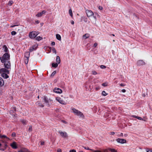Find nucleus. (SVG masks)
Returning a JSON list of instances; mask_svg holds the SVG:
<instances>
[{
  "label": "nucleus",
  "instance_id": "nucleus-18",
  "mask_svg": "<svg viewBox=\"0 0 152 152\" xmlns=\"http://www.w3.org/2000/svg\"><path fill=\"white\" fill-rule=\"evenodd\" d=\"M89 36H90V35L89 34H85L84 35H83V38H84V37H85V39H86L89 38Z\"/></svg>",
  "mask_w": 152,
  "mask_h": 152
},
{
  "label": "nucleus",
  "instance_id": "nucleus-43",
  "mask_svg": "<svg viewBox=\"0 0 152 152\" xmlns=\"http://www.w3.org/2000/svg\"><path fill=\"white\" fill-rule=\"evenodd\" d=\"M69 152H76V151L75 150H71L69 151Z\"/></svg>",
  "mask_w": 152,
  "mask_h": 152
},
{
  "label": "nucleus",
  "instance_id": "nucleus-41",
  "mask_svg": "<svg viewBox=\"0 0 152 152\" xmlns=\"http://www.w3.org/2000/svg\"><path fill=\"white\" fill-rule=\"evenodd\" d=\"M32 130V128L31 126H30L28 129V131L30 132Z\"/></svg>",
  "mask_w": 152,
  "mask_h": 152
},
{
  "label": "nucleus",
  "instance_id": "nucleus-56",
  "mask_svg": "<svg viewBox=\"0 0 152 152\" xmlns=\"http://www.w3.org/2000/svg\"><path fill=\"white\" fill-rule=\"evenodd\" d=\"M133 117L137 118V117L138 116L135 115H134Z\"/></svg>",
  "mask_w": 152,
  "mask_h": 152
},
{
  "label": "nucleus",
  "instance_id": "nucleus-39",
  "mask_svg": "<svg viewBox=\"0 0 152 152\" xmlns=\"http://www.w3.org/2000/svg\"><path fill=\"white\" fill-rule=\"evenodd\" d=\"M15 136H16V134H15V132H13L12 134V136L13 137H15Z\"/></svg>",
  "mask_w": 152,
  "mask_h": 152
},
{
  "label": "nucleus",
  "instance_id": "nucleus-2",
  "mask_svg": "<svg viewBox=\"0 0 152 152\" xmlns=\"http://www.w3.org/2000/svg\"><path fill=\"white\" fill-rule=\"evenodd\" d=\"M0 60L1 63H4L5 61H10V54L7 53H6L2 57H0Z\"/></svg>",
  "mask_w": 152,
  "mask_h": 152
},
{
  "label": "nucleus",
  "instance_id": "nucleus-60",
  "mask_svg": "<svg viewBox=\"0 0 152 152\" xmlns=\"http://www.w3.org/2000/svg\"><path fill=\"white\" fill-rule=\"evenodd\" d=\"M79 152H83V151H79Z\"/></svg>",
  "mask_w": 152,
  "mask_h": 152
},
{
  "label": "nucleus",
  "instance_id": "nucleus-62",
  "mask_svg": "<svg viewBox=\"0 0 152 152\" xmlns=\"http://www.w3.org/2000/svg\"><path fill=\"white\" fill-rule=\"evenodd\" d=\"M94 18H96V17L94 16Z\"/></svg>",
  "mask_w": 152,
  "mask_h": 152
},
{
  "label": "nucleus",
  "instance_id": "nucleus-37",
  "mask_svg": "<svg viewBox=\"0 0 152 152\" xmlns=\"http://www.w3.org/2000/svg\"><path fill=\"white\" fill-rule=\"evenodd\" d=\"M21 122L23 124H26V121L24 120H22Z\"/></svg>",
  "mask_w": 152,
  "mask_h": 152
},
{
  "label": "nucleus",
  "instance_id": "nucleus-58",
  "mask_svg": "<svg viewBox=\"0 0 152 152\" xmlns=\"http://www.w3.org/2000/svg\"><path fill=\"white\" fill-rule=\"evenodd\" d=\"M52 48H51V47H50L49 48V49H50V50H52Z\"/></svg>",
  "mask_w": 152,
  "mask_h": 152
},
{
  "label": "nucleus",
  "instance_id": "nucleus-14",
  "mask_svg": "<svg viewBox=\"0 0 152 152\" xmlns=\"http://www.w3.org/2000/svg\"><path fill=\"white\" fill-rule=\"evenodd\" d=\"M4 84V81L2 78L0 77V86H2Z\"/></svg>",
  "mask_w": 152,
  "mask_h": 152
},
{
  "label": "nucleus",
  "instance_id": "nucleus-36",
  "mask_svg": "<svg viewBox=\"0 0 152 152\" xmlns=\"http://www.w3.org/2000/svg\"><path fill=\"white\" fill-rule=\"evenodd\" d=\"M110 150L111 151V152H117L114 149L110 148Z\"/></svg>",
  "mask_w": 152,
  "mask_h": 152
},
{
  "label": "nucleus",
  "instance_id": "nucleus-21",
  "mask_svg": "<svg viewBox=\"0 0 152 152\" xmlns=\"http://www.w3.org/2000/svg\"><path fill=\"white\" fill-rule=\"evenodd\" d=\"M58 64L57 63H53L52 64V66L53 67L56 68L58 66Z\"/></svg>",
  "mask_w": 152,
  "mask_h": 152
},
{
  "label": "nucleus",
  "instance_id": "nucleus-52",
  "mask_svg": "<svg viewBox=\"0 0 152 152\" xmlns=\"http://www.w3.org/2000/svg\"><path fill=\"white\" fill-rule=\"evenodd\" d=\"M39 20H36L35 21V23H37V24H38L39 23Z\"/></svg>",
  "mask_w": 152,
  "mask_h": 152
},
{
  "label": "nucleus",
  "instance_id": "nucleus-16",
  "mask_svg": "<svg viewBox=\"0 0 152 152\" xmlns=\"http://www.w3.org/2000/svg\"><path fill=\"white\" fill-rule=\"evenodd\" d=\"M56 61L57 63L58 64H59L60 63V57L59 56H56Z\"/></svg>",
  "mask_w": 152,
  "mask_h": 152
},
{
  "label": "nucleus",
  "instance_id": "nucleus-13",
  "mask_svg": "<svg viewBox=\"0 0 152 152\" xmlns=\"http://www.w3.org/2000/svg\"><path fill=\"white\" fill-rule=\"evenodd\" d=\"M11 146L14 149H16L17 148L16 143L14 142H13L11 144Z\"/></svg>",
  "mask_w": 152,
  "mask_h": 152
},
{
  "label": "nucleus",
  "instance_id": "nucleus-42",
  "mask_svg": "<svg viewBox=\"0 0 152 152\" xmlns=\"http://www.w3.org/2000/svg\"><path fill=\"white\" fill-rule=\"evenodd\" d=\"M84 148L86 149L89 150H92L91 149H90L88 147H84Z\"/></svg>",
  "mask_w": 152,
  "mask_h": 152
},
{
  "label": "nucleus",
  "instance_id": "nucleus-11",
  "mask_svg": "<svg viewBox=\"0 0 152 152\" xmlns=\"http://www.w3.org/2000/svg\"><path fill=\"white\" fill-rule=\"evenodd\" d=\"M37 46L36 45H34L32 47H31L29 48V51L31 52L34 50H35L37 49Z\"/></svg>",
  "mask_w": 152,
  "mask_h": 152
},
{
  "label": "nucleus",
  "instance_id": "nucleus-46",
  "mask_svg": "<svg viewBox=\"0 0 152 152\" xmlns=\"http://www.w3.org/2000/svg\"><path fill=\"white\" fill-rule=\"evenodd\" d=\"M55 44V43L54 42H53L51 43V45H54Z\"/></svg>",
  "mask_w": 152,
  "mask_h": 152
},
{
  "label": "nucleus",
  "instance_id": "nucleus-49",
  "mask_svg": "<svg viewBox=\"0 0 152 152\" xmlns=\"http://www.w3.org/2000/svg\"><path fill=\"white\" fill-rule=\"evenodd\" d=\"M121 91L123 93L125 92L126 91V90L124 89H122Z\"/></svg>",
  "mask_w": 152,
  "mask_h": 152
},
{
  "label": "nucleus",
  "instance_id": "nucleus-30",
  "mask_svg": "<svg viewBox=\"0 0 152 152\" xmlns=\"http://www.w3.org/2000/svg\"><path fill=\"white\" fill-rule=\"evenodd\" d=\"M7 138V137L6 135H0V138Z\"/></svg>",
  "mask_w": 152,
  "mask_h": 152
},
{
  "label": "nucleus",
  "instance_id": "nucleus-64",
  "mask_svg": "<svg viewBox=\"0 0 152 152\" xmlns=\"http://www.w3.org/2000/svg\"><path fill=\"white\" fill-rule=\"evenodd\" d=\"M85 22H87L86 20H85Z\"/></svg>",
  "mask_w": 152,
  "mask_h": 152
},
{
  "label": "nucleus",
  "instance_id": "nucleus-45",
  "mask_svg": "<svg viewBox=\"0 0 152 152\" xmlns=\"http://www.w3.org/2000/svg\"><path fill=\"white\" fill-rule=\"evenodd\" d=\"M120 86H125V84L123 83H121L120 84Z\"/></svg>",
  "mask_w": 152,
  "mask_h": 152
},
{
  "label": "nucleus",
  "instance_id": "nucleus-32",
  "mask_svg": "<svg viewBox=\"0 0 152 152\" xmlns=\"http://www.w3.org/2000/svg\"><path fill=\"white\" fill-rule=\"evenodd\" d=\"M100 68L102 69H105L106 68V66L104 65H102L100 66Z\"/></svg>",
  "mask_w": 152,
  "mask_h": 152
},
{
  "label": "nucleus",
  "instance_id": "nucleus-63",
  "mask_svg": "<svg viewBox=\"0 0 152 152\" xmlns=\"http://www.w3.org/2000/svg\"><path fill=\"white\" fill-rule=\"evenodd\" d=\"M85 22H87L86 20H85Z\"/></svg>",
  "mask_w": 152,
  "mask_h": 152
},
{
  "label": "nucleus",
  "instance_id": "nucleus-19",
  "mask_svg": "<svg viewBox=\"0 0 152 152\" xmlns=\"http://www.w3.org/2000/svg\"><path fill=\"white\" fill-rule=\"evenodd\" d=\"M43 99L44 101V102L45 103H48V99L47 98V97L46 96H44L43 98Z\"/></svg>",
  "mask_w": 152,
  "mask_h": 152
},
{
  "label": "nucleus",
  "instance_id": "nucleus-29",
  "mask_svg": "<svg viewBox=\"0 0 152 152\" xmlns=\"http://www.w3.org/2000/svg\"><path fill=\"white\" fill-rule=\"evenodd\" d=\"M28 58H26V59L24 60V62L26 64H27L28 63Z\"/></svg>",
  "mask_w": 152,
  "mask_h": 152
},
{
  "label": "nucleus",
  "instance_id": "nucleus-53",
  "mask_svg": "<svg viewBox=\"0 0 152 152\" xmlns=\"http://www.w3.org/2000/svg\"><path fill=\"white\" fill-rule=\"evenodd\" d=\"M45 143V142H41V145H44Z\"/></svg>",
  "mask_w": 152,
  "mask_h": 152
},
{
  "label": "nucleus",
  "instance_id": "nucleus-59",
  "mask_svg": "<svg viewBox=\"0 0 152 152\" xmlns=\"http://www.w3.org/2000/svg\"><path fill=\"white\" fill-rule=\"evenodd\" d=\"M112 35L113 36H115V35L114 34H112Z\"/></svg>",
  "mask_w": 152,
  "mask_h": 152
},
{
  "label": "nucleus",
  "instance_id": "nucleus-23",
  "mask_svg": "<svg viewBox=\"0 0 152 152\" xmlns=\"http://www.w3.org/2000/svg\"><path fill=\"white\" fill-rule=\"evenodd\" d=\"M42 39V38L40 36L37 37L36 38V39L38 41L41 40Z\"/></svg>",
  "mask_w": 152,
  "mask_h": 152
},
{
  "label": "nucleus",
  "instance_id": "nucleus-51",
  "mask_svg": "<svg viewBox=\"0 0 152 152\" xmlns=\"http://www.w3.org/2000/svg\"><path fill=\"white\" fill-rule=\"evenodd\" d=\"M119 136L123 137V133H121L119 135Z\"/></svg>",
  "mask_w": 152,
  "mask_h": 152
},
{
  "label": "nucleus",
  "instance_id": "nucleus-26",
  "mask_svg": "<svg viewBox=\"0 0 152 152\" xmlns=\"http://www.w3.org/2000/svg\"><path fill=\"white\" fill-rule=\"evenodd\" d=\"M102 95L104 96H106L107 94L105 92V91H103L102 92Z\"/></svg>",
  "mask_w": 152,
  "mask_h": 152
},
{
  "label": "nucleus",
  "instance_id": "nucleus-61",
  "mask_svg": "<svg viewBox=\"0 0 152 152\" xmlns=\"http://www.w3.org/2000/svg\"><path fill=\"white\" fill-rule=\"evenodd\" d=\"M16 23V24H18V23Z\"/></svg>",
  "mask_w": 152,
  "mask_h": 152
},
{
  "label": "nucleus",
  "instance_id": "nucleus-48",
  "mask_svg": "<svg viewBox=\"0 0 152 152\" xmlns=\"http://www.w3.org/2000/svg\"><path fill=\"white\" fill-rule=\"evenodd\" d=\"M99 9L100 10H102V9H103V8L102 7H101V6H99Z\"/></svg>",
  "mask_w": 152,
  "mask_h": 152
},
{
  "label": "nucleus",
  "instance_id": "nucleus-5",
  "mask_svg": "<svg viewBox=\"0 0 152 152\" xmlns=\"http://www.w3.org/2000/svg\"><path fill=\"white\" fill-rule=\"evenodd\" d=\"M39 34L38 32L32 31L30 32L29 36L30 38L32 39H34L36 36Z\"/></svg>",
  "mask_w": 152,
  "mask_h": 152
},
{
  "label": "nucleus",
  "instance_id": "nucleus-38",
  "mask_svg": "<svg viewBox=\"0 0 152 152\" xmlns=\"http://www.w3.org/2000/svg\"><path fill=\"white\" fill-rule=\"evenodd\" d=\"M137 118L140 120H143V119H142V118L139 116L137 117Z\"/></svg>",
  "mask_w": 152,
  "mask_h": 152
},
{
  "label": "nucleus",
  "instance_id": "nucleus-28",
  "mask_svg": "<svg viewBox=\"0 0 152 152\" xmlns=\"http://www.w3.org/2000/svg\"><path fill=\"white\" fill-rule=\"evenodd\" d=\"M11 34L12 35H14L16 34V32L15 31H12L11 32Z\"/></svg>",
  "mask_w": 152,
  "mask_h": 152
},
{
  "label": "nucleus",
  "instance_id": "nucleus-27",
  "mask_svg": "<svg viewBox=\"0 0 152 152\" xmlns=\"http://www.w3.org/2000/svg\"><path fill=\"white\" fill-rule=\"evenodd\" d=\"M56 71H54L51 74V76L53 77V76L56 74Z\"/></svg>",
  "mask_w": 152,
  "mask_h": 152
},
{
  "label": "nucleus",
  "instance_id": "nucleus-12",
  "mask_svg": "<svg viewBox=\"0 0 152 152\" xmlns=\"http://www.w3.org/2000/svg\"><path fill=\"white\" fill-rule=\"evenodd\" d=\"M137 64L138 65H142L145 64V62L142 60H140L137 61Z\"/></svg>",
  "mask_w": 152,
  "mask_h": 152
},
{
  "label": "nucleus",
  "instance_id": "nucleus-35",
  "mask_svg": "<svg viewBox=\"0 0 152 152\" xmlns=\"http://www.w3.org/2000/svg\"><path fill=\"white\" fill-rule=\"evenodd\" d=\"M19 25V24H15L14 25H11L10 26V27H11V28H12V27H13L15 26H18Z\"/></svg>",
  "mask_w": 152,
  "mask_h": 152
},
{
  "label": "nucleus",
  "instance_id": "nucleus-31",
  "mask_svg": "<svg viewBox=\"0 0 152 152\" xmlns=\"http://www.w3.org/2000/svg\"><path fill=\"white\" fill-rule=\"evenodd\" d=\"M102 85L103 86H107V83H105L102 84Z\"/></svg>",
  "mask_w": 152,
  "mask_h": 152
},
{
  "label": "nucleus",
  "instance_id": "nucleus-22",
  "mask_svg": "<svg viewBox=\"0 0 152 152\" xmlns=\"http://www.w3.org/2000/svg\"><path fill=\"white\" fill-rule=\"evenodd\" d=\"M37 104L39 106L41 107H43L44 106L43 104H42L41 103L39 102H37Z\"/></svg>",
  "mask_w": 152,
  "mask_h": 152
},
{
  "label": "nucleus",
  "instance_id": "nucleus-55",
  "mask_svg": "<svg viewBox=\"0 0 152 152\" xmlns=\"http://www.w3.org/2000/svg\"><path fill=\"white\" fill-rule=\"evenodd\" d=\"M114 134H115V132H111V134L112 135H113Z\"/></svg>",
  "mask_w": 152,
  "mask_h": 152
},
{
  "label": "nucleus",
  "instance_id": "nucleus-7",
  "mask_svg": "<svg viewBox=\"0 0 152 152\" xmlns=\"http://www.w3.org/2000/svg\"><path fill=\"white\" fill-rule=\"evenodd\" d=\"M88 17H89L94 15V13L91 10H87L86 11Z\"/></svg>",
  "mask_w": 152,
  "mask_h": 152
},
{
  "label": "nucleus",
  "instance_id": "nucleus-47",
  "mask_svg": "<svg viewBox=\"0 0 152 152\" xmlns=\"http://www.w3.org/2000/svg\"><path fill=\"white\" fill-rule=\"evenodd\" d=\"M97 45V43H95L94 45V47H96Z\"/></svg>",
  "mask_w": 152,
  "mask_h": 152
},
{
  "label": "nucleus",
  "instance_id": "nucleus-3",
  "mask_svg": "<svg viewBox=\"0 0 152 152\" xmlns=\"http://www.w3.org/2000/svg\"><path fill=\"white\" fill-rule=\"evenodd\" d=\"M61 97H62L61 96ZM68 97H62L60 98L57 97L56 98V99L60 103L65 105L66 104L68 100Z\"/></svg>",
  "mask_w": 152,
  "mask_h": 152
},
{
  "label": "nucleus",
  "instance_id": "nucleus-6",
  "mask_svg": "<svg viewBox=\"0 0 152 152\" xmlns=\"http://www.w3.org/2000/svg\"><path fill=\"white\" fill-rule=\"evenodd\" d=\"M58 133L60 134V136L63 138H66L68 137V135L66 132H63L61 130L58 131Z\"/></svg>",
  "mask_w": 152,
  "mask_h": 152
},
{
  "label": "nucleus",
  "instance_id": "nucleus-40",
  "mask_svg": "<svg viewBox=\"0 0 152 152\" xmlns=\"http://www.w3.org/2000/svg\"><path fill=\"white\" fill-rule=\"evenodd\" d=\"M147 152H152V149H146Z\"/></svg>",
  "mask_w": 152,
  "mask_h": 152
},
{
  "label": "nucleus",
  "instance_id": "nucleus-33",
  "mask_svg": "<svg viewBox=\"0 0 152 152\" xmlns=\"http://www.w3.org/2000/svg\"><path fill=\"white\" fill-rule=\"evenodd\" d=\"M13 2L12 1H9L8 3V4L9 5L11 6Z\"/></svg>",
  "mask_w": 152,
  "mask_h": 152
},
{
  "label": "nucleus",
  "instance_id": "nucleus-17",
  "mask_svg": "<svg viewBox=\"0 0 152 152\" xmlns=\"http://www.w3.org/2000/svg\"><path fill=\"white\" fill-rule=\"evenodd\" d=\"M3 49L5 52H8V49L6 45H4L3 46Z\"/></svg>",
  "mask_w": 152,
  "mask_h": 152
},
{
  "label": "nucleus",
  "instance_id": "nucleus-54",
  "mask_svg": "<svg viewBox=\"0 0 152 152\" xmlns=\"http://www.w3.org/2000/svg\"><path fill=\"white\" fill-rule=\"evenodd\" d=\"M58 152H61V149H59L58 150Z\"/></svg>",
  "mask_w": 152,
  "mask_h": 152
},
{
  "label": "nucleus",
  "instance_id": "nucleus-9",
  "mask_svg": "<svg viewBox=\"0 0 152 152\" xmlns=\"http://www.w3.org/2000/svg\"><path fill=\"white\" fill-rule=\"evenodd\" d=\"M53 91L55 93L58 94H61L62 92V91L61 89L57 88H55Z\"/></svg>",
  "mask_w": 152,
  "mask_h": 152
},
{
  "label": "nucleus",
  "instance_id": "nucleus-24",
  "mask_svg": "<svg viewBox=\"0 0 152 152\" xmlns=\"http://www.w3.org/2000/svg\"><path fill=\"white\" fill-rule=\"evenodd\" d=\"M69 12L70 15L72 17L73 16V14L72 13V10L71 9H70L69 10Z\"/></svg>",
  "mask_w": 152,
  "mask_h": 152
},
{
  "label": "nucleus",
  "instance_id": "nucleus-8",
  "mask_svg": "<svg viewBox=\"0 0 152 152\" xmlns=\"http://www.w3.org/2000/svg\"><path fill=\"white\" fill-rule=\"evenodd\" d=\"M116 141L117 142L121 144H124L126 143V140L123 139L118 138L117 139Z\"/></svg>",
  "mask_w": 152,
  "mask_h": 152
},
{
  "label": "nucleus",
  "instance_id": "nucleus-10",
  "mask_svg": "<svg viewBox=\"0 0 152 152\" xmlns=\"http://www.w3.org/2000/svg\"><path fill=\"white\" fill-rule=\"evenodd\" d=\"M46 13V11L45 10L42 11L41 12L39 13L36 15V16L37 17H40L42 16V15L45 14Z\"/></svg>",
  "mask_w": 152,
  "mask_h": 152
},
{
  "label": "nucleus",
  "instance_id": "nucleus-57",
  "mask_svg": "<svg viewBox=\"0 0 152 152\" xmlns=\"http://www.w3.org/2000/svg\"><path fill=\"white\" fill-rule=\"evenodd\" d=\"M13 108L14 109V111H16V109L15 108V107H13Z\"/></svg>",
  "mask_w": 152,
  "mask_h": 152
},
{
  "label": "nucleus",
  "instance_id": "nucleus-25",
  "mask_svg": "<svg viewBox=\"0 0 152 152\" xmlns=\"http://www.w3.org/2000/svg\"><path fill=\"white\" fill-rule=\"evenodd\" d=\"M52 50L53 53H54L55 54H56V49L54 48H52Z\"/></svg>",
  "mask_w": 152,
  "mask_h": 152
},
{
  "label": "nucleus",
  "instance_id": "nucleus-34",
  "mask_svg": "<svg viewBox=\"0 0 152 152\" xmlns=\"http://www.w3.org/2000/svg\"><path fill=\"white\" fill-rule=\"evenodd\" d=\"M92 73L93 75H95L97 74V73L95 71L93 70L92 71Z\"/></svg>",
  "mask_w": 152,
  "mask_h": 152
},
{
  "label": "nucleus",
  "instance_id": "nucleus-1",
  "mask_svg": "<svg viewBox=\"0 0 152 152\" xmlns=\"http://www.w3.org/2000/svg\"><path fill=\"white\" fill-rule=\"evenodd\" d=\"M2 63L4 64V68L0 69V74L3 78L7 79L9 77L8 74H9L11 69V62L10 61H9Z\"/></svg>",
  "mask_w": 152,
  "mask_h": 152
},
{
  "label": "nucleus",
  "instance_id": "nucleus-15",
  "mask_svg": "<svg viewBox=\"0 0 152 152\" xmlns=\"http://www.w3.org/2000/svg\"><path fill=\"white\" fill-rule=\"evenodd\" d=\"M30 56V53L28 52H26L25 53V57L27 58H28Z\"/></svg>",
  "mask_w": 152,
  "mask_h": 152
},
{
  "label": "nucleus",
  "instance_id": "nucleus-44",
  "mask_svg": "<svg viewBox=\"0 0 152 152\" xmlns=\"http://www.w3.org/2000/svg\"><path fill=\"white\" fill-rule=\"evenodd\" d=\"M61 122H62L63 123L65 124H67V122L66 121H65L64 120H62L61 121Z\"/></svg>",
  "mask_w": 152,
  "mask_h": 152
},
{
  "label": "nucleus",
  "instance_id": "nucleus-50",
  "mask_svg": "<svg viewBox=\"0 0 152 152\" xmlns=\"http://www.w3.org/2000/svg\"><path fill=\"white\" fill-rule=\"evenodd\" d=\"M71 23L73 25L74 23V22L73 20H72L71 21Z\"/></svg>",
  "mask_w": 152,
  "mask_h": 152
},
{
  "label": "nucleus",
  "instance_id": "nucleus-4",
  "mask_svg": "<svg viewBox=\"0 0 152 152\" xmlns=\"http://www.w3.org/2000/svg\"><path fill=\"white\" fill-rule=\"evenodd\" d=\"M72 110L73 113L77 116L82 118L84 117V115H83V114L78 110H77L74 108H73L72 109Z\"/></svg>",
  "mask_w": 152,
  "mask_h": 152
},
{
  "label": "nucleus",
  "instance_id": "nucleus-20",
  "mask_svg": "<svg viewBox=\"0 0 152 152\" xmlns=\"http://www.w3.org/2000/svg\"><path fill=\"white\" fill-rule=\"evenodd\" d=\"M56 38L58 40H59L61 41V36L59 34H56Z\"/></svg>",
  "mask_w": 152,
  "mask_h": 152
}]
</instances>
